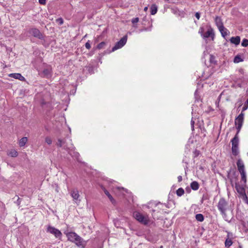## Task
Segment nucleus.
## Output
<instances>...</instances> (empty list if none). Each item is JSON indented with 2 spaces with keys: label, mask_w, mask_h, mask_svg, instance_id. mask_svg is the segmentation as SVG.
<instances>
[{
  "label": "nucleus",
  "mask_w": 248,
  "mask_h": 248,
  "mask_svg": "<svg viewBox=\"0 0 248 248\" xmlns=\"http://www.w3.org/2000/svg\"><path fill=\"white\" fill-rule=\"evenodd\" d=\"M217 207L223 218L225 220L228 221L226 212L229 210H231V212L233 211L229 202L224 198H221L217 203Z\"/></svg>",
  "instance_id": "1"
},
{
  "label": "nucleus",
  "mask_w": 248,
  "mask_h": 248,
  "mask_svg": "<svg viewBox=\"0 0 248 248\" xmlns=\"http://www.w3.org/2000/svg\"><path fill=\"white\" fill-rule=\"evenodd\" d=\"M56 145L58 147H62L64 150L68 151L69 154L70 151L73 150L74 148L71 140H70L69 142H67L65 138L62 139H59Z\"/></svg>",
  "instance_id": "2"
},
{
  "label": "nucleus",
  "mask_w": 248,
  "mask_h": 248,
  "mask_svg": "<svg viewBox=\"0 0 248 248\" xmlns=\"http://www.w3.org/2000/svg\"><path fill=\"white\" fill-rule=\"evenodd\" d=\"M231 142L232 145V154L233 155L236 156L239 153V148H238L239 137H238V134H237V132H236L234 137L232 139Z\"/></svg>",
  "instance_id": "3"
},
{
  "label": "nucleus",
  "mask_w": 248,
  "mask_h": 248,
  "mask_svg": "<svg viewBox=\"0 0 248 248\" xmlns=\"http://www.w3.org/2000/svg\"><path fill=\"white\" fill-rule=\"evenodd\" d=\"M127 40V36H124L118 42H117L115 46L112 47L111 50H107L104 52V53H110L111 52H113L116 50L122 47L126 43Z\"/></svg>",
  "instance_id": "4"
},
{
  "label": "nucleus",
  "mask_w": 248,
  "mask_h": 248,
  "mask_svg": "<svg viewBox=\"0 0 248 248\" xmlns=\"http://www.w3.org/2000/svg\"><path fill=\"white\" fill-rule=\"evenodd\" d=\"M52 68L50 65H46L42 70L38 71V75L42 78H49L52 76Z\"/></svg>",
  "instance_id": "5"
},
{
  "label": "nucleus",
  "mask_w": 248,
  "mask_h": 248,
  "mask_svg": "<svg viewBox=\"0 0 248 248\" xmlns=\"http://www.w3.org/2000/svg\"><path fill=\"white\" fill-rule=\"evenodd\" d=\"M28 33L35 38L39 39L41 40H45V35L39 31V29L36 28H30L28 31Z\"/></svg>",
  "instance_id": "6"
},
{
  "label": "nucleus",
  "mask_w": 248,
  "mask_h": 248,
  "mask_svg": "<svg viewBox=\"0 0 248 248\" xmlns=\"http://www.w3.org/2000/svg\"><path fill=\"white\" fill-rule=\"evenodd\" d=\"M134 217L140 223L144 225H147L149 222V219L148 216H144L142 214L138 212L133 213Z\"/></svg>",
  "instance_id": "7"
},
{
  "label": "nucleus",
  "mask_w": 248,
  "mask_h": 248,
  "mask_svg": "<svg viewBox=\"0 0 248 248\" xmlns=\"http://www.w3.org/2000/svg\"><path fill=\"white\" fill-rule=\"evenodd\" d=\"M244 113L242 112L235 118V124L237 125V132L239 134L244 122Z\"/></svg>",
  "instance_id": "8"
},
{
  "label": "nucleus",
  "mask_w": 248,
  "mask_h": 248,
  "mask_svg": "<svg viewBox=\"0 0 248 248\" xmlns=\"http://www.w3.org/2000/svg\"><path fill=\"white\" fill-rule=\"evenodd\" d=\"M46 232L53 234L56 238H60L62 235V233L60 231L50 225L47 226Z\"/></svg>",
  "instance_id": "9"
},
{
  "label": "nucleus",
  "mask_w": 248,
  "mask_h": 248,
  "mask_svg": "<svg viewBox=\"0 0 248 248\" xmlns=\"http://www.w3.org/2000/svg\"><path fill=\"white\" fill-rule=\"evenodd\" d=\"M78 238H76L73 243L79 248H84L87 244V241L78 235Z\"/></svg>",
  "instance_id": "10"
},
{
  "label": "nucleus",
  "mask_w": 248,
  "mask_h": 248,
  "mask_svg": "<svg viewBox=\"0 0 248 248\" xmlns=\"http://www.w3.org/2000/svg\"><path fill=\"white\" fill-rule=\"evenodd\" d=\"M209 37H211L213 40L215 37L214 30L210 26L209 27V28L208 29L207 31L204 33L203 38L205 39Z\"/></svg>",
  "instance_id": "11"
},
{
  "label": "nucleus",
  "mask_w": 248,
  "mask_h": 248,
  "mask_svg": "<svg viewBox=\"0 0 248 248\" xmlns=\"http://www.w3.org/2000/svg\"><path fill=\"white\" fill-rule=\"evenodd\" d=\"M215 22L218 29H222L224 27L222 19L220 16H217L215 19Z\"/></svg>",
  "instance_id": "12"
},
{
  "label": "nucleus",
  "mask_w": 248,
  "mask_h": 248,
  "mask_svg": "<svg viewBox=\"0 0 248 248\" xmlns=\"http://www.w3.org/2000/svg\"><path fill=\"white\" fill-rule=\"evenodd\" d=\"M9 76L15 79H18L20 81H24L25 80V78L20 73H12L9 74Z\"/></svg>",
  "instance_id": "13"
},
{
  "label": "nucleus",
  "mask_w": 248,
  "mask_h": 248,
  "mask_svg": "<svg viewBox=\"0 0 248 248\" xmlns=\"http://www.w3.org/2000/svg\"><path fill=\"white\" fill-rule=\"evenodd\" d=\"M78 234L74 232H70L67 234V237L68 238V240L72 242H73L77 237Z\"/></svg>",
  "instance_id": "14"
},
{
  "label": "nucleus",
  "mask_w": 248,
  "mask_h": 248,
  "mask_svg": "<svg viewBox=\"0 0 248 248\" xmlns=\"http://www.w3.org/2000/svg\"><path fill=\"white\" fill-rule=\"evenodd\" d=\"M240 37L236 36L235 37H232L230 39V41L232 44H234L236 46L238 45L240 43Z\"/></svg>",
  "instance_id": "15"
},
{
  "label": "nucleus",
  "mask_w": 248,
  "mask_h": 248,
  "mask_svg": "<svg viewBox=\"0 0 248 248\" xmlns=\"http://www.w3.org/2000/svg\"><path fill=\"white\" fill-rule=\"evenodd\" d=\"M235 187L237 192L239 193V194H243L244 193H245V189L243 186H240L239 184L236 183Z\"/></svg>",
  "instance_id": "16"
},
{
  "label": "nucleus",
  "mask_w": 248,
  "mask_h": 248,
  "mask_svg": "<svg viewBox=\"0 0 248 248\" xmlns=\"http://www.w3.org/2000/svg\"><path fill=\"white\" fill-rule=\"evenodd\" d=\"M104 191L105 194L108 196V199H109V200L110 201L111 203L113 205H115L116 202L115 200L112 197V196L110 194L109 192L107 190H106L105 188H104Z\"/></svg>",
  "instance_id": "17"
},
{
  "label": "nucleus",
  "mask_w": 248,
  "mask_h": 248,
  "mask_svg": "<svg viewBox=\"0 0 248 248\" xmlns=\"http://www.w3.org/2000/svg\"><path fill=\"white\" fill-rule=\"evenodd\" d=\"M71 195L74 200L78 201L79 196L78 191L77 189H74L72 190Z\"/></svg>",
  "instance_id": "18"
},
{
  "label": "nucleus",
  "mask_w": 248,
  "mask_h": 248,
  "mask_svg": "<svg viewBox=\"0 0 248 248\" xmlns=\"http://www.w3.org/2000/svg\"><path fill=\"white\" fill-rule=\"evenodd\" d=\"M219 31L220 32L221 35L223 37L225 38L226 36L228 35L230 33L229 31L225 28L224 27L222 29H218Z\"/></svg>",
  "instance_id": "19"
},
{
  "label": "nucleus",
  "mask_w": 248,
  "mask_h": 248,
  "mask_svg": "<svg viewBox=\"0 0 248 248\" xmlns=\"http://www.w3.org/2000/svg\"><path fill=\"white\" fill-rule=\"evenodd\" d=\"M190 187L193 190H197L199 188V184L197 181H193L190 184Z\"/></svg>",
  "instance_id": "20"
},
{
  "label": "nucleus",
  "mask_w": 248,
  "mask_h": 248,
  "mask_svg": "<svg viewBox=\"0 0 248 248\" xmlns=\"http://www.w3.org/2000/svg\"><path fill=\"white\" fill-rule=\"evenodd\" d=\"M151 14L152 15H155L157 11V6L156 5L154 4H152L150 7Z\"/></svg>",
  "instance_id": "21"
},
{
  "label": "nucleus",
  "mask_w": 248,
  "mask_h": 248,
  "mask_svg": "<svg viewBox=\"0 0 248 248\" xmlns=\"http://www.w3.org/2000/svg\"><path fill=\"white\" fill-rule=\"evenodd\" d=\"M108 45V43L107 42H102L100 43L96 46V48L98 49H101L103 48H105V47Z\"/></svg>",
  "instance_id": "22"
},
{
  "label": "nucleus",
  "mask_w": 248,
  "mask_h": 248,
  "mask_svg": "<svg viewBox=\"0 0 248 248\" xmlns=\"http://www.w3.org/2000/svg\"><path fill=\"white\" fill-rule=\"evenodd\" d=\"M28 141V138L26 137L21 138L19 142V146L20 147L24 146Z\"/></svg>",
  "instance_id": "23"
},
{
  "label": "nucleus",
  "mask_w": 248,
  "mask_h": 248,
  "mask_svg": "<svg viewBox=\"0 0 248 248\" xmlns=\"http://www.w3.org/2000/svg\"><path fill=\"white\" fill-rule=\"evenodd\" d=\"M210 196L207 192L203 193L201 200V203H203L204 201L208 200Z\"/></svg>",
  "instance_id": "24"
},
{
  "label": "nucleus",
  "mask_w": 248,
  "mask_h": 248,
  "mask_svg": "<svg viewBox=\"0 0 248 248\" xmlns=\"http://www.w3.org/2000/svg\"><path fill=\"white\" fill-rule=\"evenodd\" d=\"M244 61V60L241 58L240 55H237L234 57L233 59V62L234 63H239L240 62H242Z\"/></svg>",
  "instance_id": "25"
},
{
  "label": "nucleus",
  "mask_w": 248,
  "mask_h": 248,
  "mask_svg": "<svg viewBox=\"0 0 248 248\" xmlns=\"http://www.w3.org/2000/svg\"><path fill=\"white\" fill-rule=\"evenodd\" d=\"M8 155L11 156V157H16L17 155H18V153L15 150H11L8 153Z\"/></svg>",
  "instance_id": "26"
},
{
  "label": "nucleus",
  "mask_w": 248,
  "mask_h": 248,
  "mask_svg": "<svg viewBox=\"0 0 248 248\" xmlns=\"http://www.w3.org/2000/svg\"><path fill=\"white\" fill-rule=\"evenodd\" d=\"M195 218L196 220L200 222H202L204 220V217L202 214H198L196 215Z\"/></svg>",
  "instance_id": "27"
},
{
  "label": "nucleus",
  "mask_w": 248,
  "mask_h": 248,
  "mask_svg": "<svg viewBox=\"0 0 248 248\" xmlns=\"http://www.w3.org/2000/svg\"><path fill=\"white\" fill-rule=\"evenodd\" d=\"M209 62L211 63L214 65L217 64V61L216 60L215 57L212 54L210 55Z\"/></svg>",
  "instance_id": "28"
},
{
  "label": "nucleus",
  "mask_w": 248,
  "mask_h": 248,
  "mask_svg": "<svg viewBox=\"0 0 248 248\" xmlns=\"http://www.w3.org/2000/svg\"><path fill=\"white\" fill-rule=\"evenodd\" d=\"M86 69L88 71L89 74H93L94 73V68L93 66L89 65L85 67Z\"/></svg>",
  "instance_id": "29"
},
{
  "label": "nucleus",
  "mask_w": 248,
  "mask_h": 248,
  "mask_svg": "<svg viewBox=\"0 0 248 248\" xmlns=\"http://www.w3.org/2000/svg\"><path fill=\"white\" fill-rule=\"evenodd\" d=\"M184 193L185 191L184 189L182 187L179 188L176 190V194L179 197L182 196L183 195H184Z\"/></svg>",
  "instance_id": "30"
},
{
  "label": "nucleus",
  "mask_w": 248,
  "mask_h": 248,
  "mask_svg": "<svg viewBox=\"0 0 248 248\" xmlns=\"http://www.w3.org/2000/svg\"><path fill=\"white\" fill-rule=\"evenodd\" d=\"M241 176V181L245 184L247 182L246 173V172L240 173Z\"/></svg>",
  "instance_id": "31"
},
{
  "label": "nucleus",
  "mask_w": 248,
  "mask_h": 248,
  "mask_svg": "<svg viewBox=\"0 0 248 248\" xmlns=\"http://www.w3.org/2000/svg\"><path fill=\"white\" fill-rule=\"evenodd\" d=\"M232 244V240L227 239L225 242V247H230Z\"/></svg>",
  "instance_id": "32"
},
{
  "label": "nucleus",
  "mask_w": 248,
  "mask_h": 248,
  "mask_svg": "<svg viewBox=\"0 0 248 248\" xmlns=\"http://www.w3.org/2000/svg\"><path fill=\"white\" fill-rule=\"evenodd\" d=\"M241 46L243 47L248 46V39H244L242 41Z\"/></svg>",
  "instance_id": "33"
},
{
  "label": "nucleus",
  "mask_w": 248,
  "mask_h": 248,
  "mask_svg": "<svg viewBox=\"0 0 248 248\" xmlns=\"http://www.w3.org/2000/svg\"><path fill=\"white\" fill-rule=\"evenodd\" d=\"M236 164H237L238 168H239V167H241V166H243V167L245 166L244 163L243 162V161H242V160L241 159H239L237 160Z\"/></svg>",
  "instance_id": "34"
},
{
  "label": "nucleus",
  "mask_w": 248,
  "mask_h": 248,
  "mask_svg": "<svg viewBox=\"0 0 248 248\" xmlns=\"http://www.w3.org/2000/svg\"><path fill=\"white\" fill-rule=\"evenodd\" d=\"M248 98L242 108V112H243L244 111L247 110L248 109Z\"/></svg>",
  "instance_id": "35"
},
{
  "label": "nucleus",
  "mask_w": 248,
  "mask_h": 248,
  "mask_svg": "<svg viewBox=\"0 0 248 248\" xmlns=\"http://www.w3.org/2000/svg\"><path fill=\"white\" fill-rule=\"evenodd\" d=\"M56 22L60 25H62L63 24V20L62 17H60L57 19Z\"/></svg>",
  "instance_id": "36"
},
{
  "label": "nucleus",
  "mask_w": 248,
  "mask_h": 248,
  "mask_svg": "<svg viewBox=\"0 0 248 248\" xmlns=\"http://www.w3.org/2000/svg\"><path fill=\"white\" fill-rule=\"evenodd\" d=\"M45 141L46 143H47L48 145H50L52 143V140L49 137H46L45 139Z\"/></svg>",
  "instance_id": "37"
},
{
  "label": "nucleus",
  "mask_w": 248,
  "mask_h": 248,
  "mask_svg": "<svg viewBox=\"0 0 248 248\" xmlns=\"http://www.w3.org/2000/svg\"><path fill=\"white\" fill-rule=\"evenodd\" d=\"M204 28L203 27H201L200 28V29H199V33L201 34V35L203 37V35H204Z\"/></svg>",
  "instance_id": "38"
},
{
  "label": "nucleus",
  "mask_w": 248,
  "mask_h": 248,
  "mask_svg": "<svg viewBox=\"0 0 248 248\" xmlns=\"http://www.w3.org/2000/svg\"><path fill=\"white\" fill-rule=\"evenodd\" d=\"M85 47L87 49H90L91 47L90 41L88 40L85 45Z\"/></svg>",
  "instance_id": "39"
},
{
  "label": "nucleus",
  "mask_w": 248,
  "mask_h": 248,
  "mask_svg": "<svg viewBox=\"0 0 248 248\" xmlns=\"http://www.w3.org/2000/svg\"><path fill=\"white\" fill-rule=\"evenodd\" d=\"M200 151L197 149H195L193 152L194 157H197L200 155Z\"/></svg>",
  "instance_id": "40"
},
{
  "label": "nucleus",
  "mask_w": 248,
  "mask_h": 248,
  "mask_svg": "<svg viewBox=\"0 0 248 248\" xmlns=\"http://www.w3.org/2000/svg\"><path fill=\"white\" fill-rule=\"evenodd\" d=\"M139 17H135V18H133L132 19L131 22L134 25L135 23H138L139 22Z\"/></svg>",
  "instance_id": "41"
},
{
  "label": "nucleus",
  "mask_w": 248,
  "mask_h": 248,
  "mask_svg": "<svg viewBox=\"0 0 248 248\" xmlns=\"http://www.w3.org/2000/svg\"><path fill=\"white\" fill-rule=\"evenodd\" d=\"M238 170L239 171L240 173H242V172H245V166H241V167H239V168H238Z\"/></svg>",
  "instance_id": "42"
},
{
  "label": "nucleus",
  "mask_w": 248,
  "mask_h": 248,
  "mask_svg": "<svg viewBox=\"0 0 248 248\" xmlns=\"http://www.w3.org/2000/svg\"><path fill=\"white\" fill-rule=\"evenodd\" d=\"M195 17L197 18V19H199L201 16V14L200 12H196L195 15Z\"/></svg>",
  "instance_id": "43"
},
{
  "label": "nucleus",
  "mask_w": 248,
  "mask_h": 248,
  "mask_svg": "<svg viewBox=\"0 0 248 248\" xmlns=\"http://www.w3.org/2000/svg\"><path fill=\"white\" fill-rule=\"evenodd\" d=\"M194 121L193 120V119H192L191 121V122H190V124H191V128H192V130H194Z\"/></svg>",
  "instance_id": "44"
},
{
  "label": "nucleus",
  "mask_w": 248,
  "mask_h": 248,
  "mask_svg": "<svg viewBox=\"0 0 248 248\" xmlns=\"http://www.w3.org/2000/svg\"><path fill=\"white\" fill-rule=\"evenodd\" d=\"M39 2L41 4L45 5L46 3V0H39Z\"/></svg>",
  "instance_id": "45"
},
{
  "label": "nucleus",
  "mask_w": 248,
  "mask_h": 248,
  "mask_svg": "<svg viewBox=\"0 0 248 248\" xmlns=\"http://www.w3.org/2000/svg\"><path fill=\"white\" fill-rule=\"evenodd\" d=\"M20 202H21V200H20V198H19L18 197L17 200V201H16V203L18 205H19L20 204Z\"/></svg>",
  "instance_id": "46"
},
{
  "label": "nucleus",
  "mask_w": 248,
  "mask_h": 248,
  "mask_svg": "<svg viewBox=\"0 0 248 248\" xmlns=\"http://www.w3.org/2000/svg\"><path fill=\"white\" fill-rule=\"evenodd\" d=\"M177 179L179 182H181L183 180L182 176L180 175L178 176Z\"/></svg>",
  "instance_id": "47"
},
{
  "label": "nucleus",
  "mask_w": 248,
  "mask_h": 248,
  "mask_svg": "<svg viewBox=\"0 0 248 248\" xmlns=\"http://www.w3.org/2000/svg\"><path fill=\"white\" fill-rule=\"evenodd\" d=\"M147 10H148V7H147V6H146V7H145L144 8V11H145V12H146V11H147Z\"/></svg>",
  "instance_id": "48"
},
{
  "label": "nucleus",
  "mask_w": 248,
  "mask_h": 248,
  "mask_svg": "<svg viewBox=\"0 0 248 248\" xmlns=\"http://www.w3.org/2000/svg\"><path fill=\"white\" fill-rule=\"evenodd\" d=\"M75 155H76V156H79V154H78V153L76 152V153H75Z\"/></svg>",
  "instance_id": "49"
},
{
  "label": "nucleus",
  "mask_w": 248,
  "mask_h": 248,
  "mask_svg": "<svg viewBox=\"0 0 248 248\" xmlns=\"http://www.w3.org/2000/svg\"><path fill=\"white\" fill-rule=\"evenodd\" d=\"M239 71H240V72H241V73H242L243 72V69H241L239 70Z\"/></svg>",
  "instance_id": "50"
},
{
  "label": "nucleus",
  "mask_w": 248,
  "mask_h": 248,
  "mask_svg": "<svg viewBox=\"0 0 248 248\" xmlns=\"http://www.w3.org/2000/svg\"><path fill=\"white\" fill-rule=\"evenodd\" d=\"M155 212V210H152V212L154 213Z\"/></svg>",
  "instance_id": "51"
},
{
  "label": "nucleus",
  "mask_w": 248,
  "mask_h": 248,
  "mask_svg": "<svg viewBox=\"0 0 248 248\" xmlns=\"http://www.w3.org/2000/svg\"><path fill=\"white\" fill-rule=\"evenodd\" d=\"M239 248H242V246H239Z\"/></svg>",
  "instance_id": "52"
},
{
  "label": "nucleus",
  "mask_w": 248,
  "mask_h": 248,
  "mask_svg": "<svg viewBox=\"0 0 248 248\" xmlns=\"http://www.w3.org/2000/svg\"><path fill=\"white\" fill-rule=\"evenodd\" d=\"M186 191L187 192H188V189H187V188H186Z\"/></svg>",
  "instance_id": "53"
},
{
  "label": "nucleus",
  "mask_w": 248,
  "mask_h": 248,
  "mask_svg": "<svg viewBox=\"0 0 248 248\" xmlns=\"http://www.w3.org/2000/svg\"><path fill=\"white\" fill-rule=\"evenodd\" d=\"M38 248V247H37V248Z\"/></svg>",
  "instance_id": "54"
}]
</instances>
